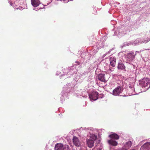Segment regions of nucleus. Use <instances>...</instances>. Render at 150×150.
<instances>
[{"instance_id": "f257e3e1", "label": "nucleus", "mask_w": 150, "mask_h": 150, "mask_svg": "<svg viewBox=\"0 0 150 150\" xmlns=\"http://www.w3.org/2000/svg\"><path fill=\"white\" fill-rule=\"evenodd\" d=\"M97 138V136L95 134H91L89 139H86V144L90 148H92L94 145V141Z\"/></svg>"}, {"instance_id": "f03ea898", "label": "nucleus", "mask_w": 150, "mask_h": 150, "mask_svg": "<svg viewBox=\"0 0 150 150\" xmlns=\"http://www.w3.org/2000/svg\"><path fill=\"white\" fill-rule=\"evenodd\" d=\"M55 149L56 150H67L69 149V146L67 145H63L61 144H57L55 145Z\"/></svg>"}, {"instance_id": "7ed1b4c3", "label": "nucleus", "mask_w": 150, "mask_h": 150, "mask_svg": "<svg viewBox=\"0 0 150 150\" xmlns=\"http://www.w3.org/2000/svg\"><path fill=\"white\" fill-rule=\"evenodd\" d=\"M122 91V86H118L113 90L112 94L115 96H119Z\"/></svg>"}, {"instance_id": "20e7f679", "label": "nucleus", "mask_w": 150, "mask_h": 150, "mask_svg": "<svg viewBox=\"0 0 150 150\" xmlns=\"http://www.w3.org/2000/svg\"><path fill=\"white\" fill-rule=\"evenodd\" d=\"M142 83L144 87H147V88L150 86V80L148 78H144L142 79Z\"/></svg>"}, {"instance_id": "39448f33", "label": "nucleus", "mask_w": 150, "mask_h": 150, "mask_svg": "<svg viewBox=\"0 0 150 150\" xmlns=\"http://www.w3.org/2000/svg\"><path fill=\"white\" fill-rule=\"evenodd\" d=\"M89 98L91 99L96 100L98 99V93L96 91H93L89 96Z\"/></svg>"}, {"instance_id": "423d86ee", "label": "nucleus", "mask_w": 150, "mask_h": 150, "mask_svg": "<svg viewBox=\"0 0 150 150\" xmlns=\"http://www.w3.org/2000/svg\"><path fill=\"white\" fill-rule=\"evenodd\" d=\"M132 145V142L130 141H129L124 144L123 149L125 150H127L130 148Z\"/></svg>"}, {"instance_id": "0eeeda50", "label": "nucleus", "mask_w": 150, "mask_h": 150, "mask_svg": "<svg viewBox=\"0 0 150 150\" xmlns=\"http://www.w3.org/2000/svg\"><path fill=\"white\" fill-rule=\"evenodd\" d=\"M73 141L74 144L76 146L79 147L81 145L79 139L76 137H74Z\"/></svg>"}, {"instance_id": "6e6552de", "label": "nucleus", "mask_w": 150, "mask_h": 150, "mask_svg": "<svg viewBox=\"0 0 150 150\" xmlns=\"http://www.w3.org/2000/svg\"><path fill=\"white\" fill-rule=\"evenodd\" d=\"M98 79L100 81L106 83L107 80L105 79V74H100L98 75Z\"/></svg>"}, {"instance_id": "1a4fd4ad", "label": "nucleus", "mask_w": 150, "mask_h": 150, "mask_svg": "<svg viewBox=\"0 0 150 150\" xmlns=\"http://www.w3.org/2000/svg\"><path fill=\"white\" fill-rule=\"evenodd\" d=\"M150 149V143L147 142L142 146L140 150H149Z\"/></svg>"}, {"instance_id": "9d476101", "label": "nucleus", "mask_w": 150, "mask_h": 150, "mask_svg": "<svg viewBox=\"0 0 150 150\" xmlns=\"http://www.w3.org/2000/svg\"><path fill=\"white\" fill-rule=\"evenodd\" d=\"M117 68L118 69L121 70L125 69V67L121 60L119 61Z\"/></svg>"}, {"instance_id": "9b49d317", "label": "nucleus", "mask_w": 150, "mask_h": 150, "mask_svg": "<svg viewBox=\"0 0 150 150\" xmlns=\"http://www.w3.org/2000/svg\"><path fill=\"white\" fill-rule=\"evenodd\" d=\"M135 57V54L134 52L129 53L127 57V58L129 61H131Z\"/></svg>"}, {"instance_id": "f8f14e48", "label": "nucleus", "mask_w": 150, "mask_h": 150, "mask_svg": "<svg viewBox=\"0 0 150 150\" xmlns=\"http://www.w3.org/2000/svg\"><path fill=\"white\" fill-rule=\"evenodd\" d=\"M32 5L34 7H37L40 3L39 0H31Z\"/></svg>"}, {"instance_id": "ddd939ff", "label": "nucleus", "mask_w": 150, "mask_h": 150, "mask_svg": "<svg viewBox=\"0 0 150 150\" xmlns=\"http://www.w3.org/2000/svg\"><path fill=\"white\" fill-rule=\"evenodd\" d=\"M109 137L112 139L117 140L119 139V136L116 134L114 133L110 134L109 136Z\"/></svg>"}, {"instance_id": "4468645a", "label": "nucleus", "mask_w": 150, "mask_h": 150, "mask_svg": "<svg viewBox=\"0 0 150 150\" xmlns=\"http://www.w3.org/2000/svg\"><path fill=\"white\" fill-rule=\"evenodd\" d=\"M108 142L110 144L113 146H116L118 144L117 142L112 139L108 140Z\"/></svg>"}, {"instance_id": "2eb2a0df", "label": "nucleus", "mask_w": 150, "mask_h": 150, "mask_svg": "<svg viewBox=\"0 0 150 150\" xmlns=\"http://www.w3.org/2000/svg\"><path fill=\"white\" fill-rule=\"evenodd\" d=\"M110 64L112 67H115L116 63V59H114L112 58V57L110 58Z\"/></svg>"}, {"instance_id": "dca6fc26", "label": "nucleus", "mask_w": 150, "mask_h": 150, "mask_svg": "<svg viewBox=\"0 0 150 150\" xmlns=\"http://www.w3.org/2000/svg\"><path fill=\"white\" fill-rule=\"evenodd\" d=\"M97 150H102L100 149H98Z\"/></svg>"}, {"instance_id": "f3484780", "label": "nucleus", "mask_w": 150, "mask_h": 150, "mask_svg": "<svg viewBox=\"0 0 150 150\" xmlns=\"http://www.w3.org/2000/svg\"><path fill=\"white\" fill-rule=\"evenodd\" d=\"M148 41H149L147 40V42H148Z\"/></svg>"}, {"instance_id": "a211bd4d", "label": "nucleus", "mask_w": 150, "mask_h": 150, "mask_svg": "<svg viewBox=\"0 0 150 150\" xmlns=\"http://www.w3.org/2000/svg\"><path fill=\"white\" fill-rule=\"evenodd\" d=\"M149 150H150V149Z\"/></svg>"}]
</instances>
